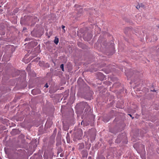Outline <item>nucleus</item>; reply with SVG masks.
<instances>
[{
  "instance_id": "nucleus-1",
  "label": "nucleus",
  "mask_w": 159,
  "mask_h": 159,
  "mask_svg": "<svg viewBox=\"0 0 159 159\" xmlns=\"http://www.w3.org/2000/svg\"><path fill=\"white\" fill-rule=\"evenodd\" d=\"M79 106L81 107H83L85 108L84 111L85 112H89L91 111V109L90 107L89 106L87 102H82L79 104Z\"/></svg>"
},
{
  "instance_id": "nucleus-2",
  "label": "nucleus",
  "mask_w": 159,
  "mask_h": 159,
  "mask_svg": "<svg viewBox=\"0 0 159 159\" xmlns=\"http://www.w3.org/2000/svg\"><path fill=\"white\" fill-rule=\"evenodd\" d=\"M82 134L81 130H79L78 133H76L75 135V137L78 139H81Z\"/></svg>"
},
{
  "instance_id": "nucleus-3",
  "label": "nucleus",
  "mask_w": 159,
  "mask_h": 159,
  "mask_svg": "<svg viewBox=\"0 0 159 159\" xmlns=\"http://www.w3.org/2000/svg\"><path fill=\"white\" fill-rule=\"evenodd\" d=\"M99 75H100L101 77V78H99L101 80H104L105 78V76L104 75L100 73L99 74Z\"/></svg>"
},
{
  "instance_id": "nucleus-4",
  "label": "nucleus",
  "mask_w": 159,
  "mask_h": 159,
  "mask_svg": "<svg viewBox=\"0 0 159 159\" xmlns=\"http://www.w3.org/2000/svg\"><path fill=\"white\" fill-rule=\"evenodd\" d=\"M84 148V144L83 143H81L79 144V149H82Z\"/></svg>"
},
{
  "instance_id": "nucleus-5",
  "label": "nucleus",
  "mask_w": 159,
  "mask_h": 159,
  "mask_svg": "<svg viewBox=\"0 0 159 159\" xmlns=\"http://www.w3.org/2000/svg\"><path fill=\"white\" fill-rule=\"evenodd\" d=\"M59 42L58 39V38H57L56 37L55 38V39L54 40V43L56 44H57Z\"/></svg>"
},
{
  "instance_id": "nucleus-6",
  "label": "nucleus",
  "mask_w": 159,
  "mask_h": 159,
  "mask_svg": "<svg viewBox=\"0 0 159 159\" xmlns=\"http://www.w3.org/2000/svg\"><path fill=\"white\" fill-rule=\"evenodd\" d=\"M67 142L70 143V139L69 136L68 135V133L67 134V136L66 137Z\"/></svg>"
},
{
  "instance_id": "nucleus-7",
  "label": "nucleus",
  "mask_w": 159,
  "mask_h": 159,
  "mask_svg": "<svg viewBox=\"0 0 159 159\" xmlns=\"http://www.w3.org/2000/svg\"><path fill=\"white\" fill-rule=\"evenodd\" d=\"M37 91L38 93H40V91L39 89H33L32 91V93H34L35 92V91Z\"/></svg>"
},
{
  "instance_id": "nucleus-8",
  "label": "nucleus",
  "mask_w": 159,
  "mask_h": 159,
  "mask_svg": "<svg viewBox=\"0 0 159 159\" xmlns=\"http://www.w3.org/2000/svg\"><path fill=\"white\" fill-rule=\"evenodd\" d=\"M144 6L142 3H140L139 4V8H140V7H144Z\"/></svg>"
},
{
  "instance_id": "nucleus-9",
  "label": "nucleus",
  "mask_w": 159,
  "mask_h": 159,
  "mask_svg": "<svg viewBox=\"0 0 159 159\" xmlns=\"http://www.w3.org/2000/svg\"><path fill=\"white\" fill-rule=\"evenodd\" d=\"M88 154L86 152H84V154L83 155V157H85L86 158Z\"/></svg>"
},
{
  "instance_id": "nucleus-10",
  "label": "nucleus",
  "mask_w": 159,
  "mask_h": 159,
  "mask_svg": "<svg viewBox=\"0 0 159 159\" xmlns=\"http://www.w3.org/2000/svg\"><path fill=\"white\" fill-rule=\"evenodd\" d=\"M60 68L63 71H64V65L63 64H61L60 66Z\"/></svg>"
},
{
  "instance_id": "nucleus-11",
  "label": "nucleus",
  "mask_w": 159,
  "mask_h": 159,
  "mask_svg": "<svg viewBox=\"0 0 159 159\" xmlns=\"http://www.w3.org/2000/svg\"><path fill=\"white\" fill-rule=\"evenodd\" d=\"M92 37V35L91 34H90L89 36V37L88 40L90 39Z\"/></svg>"
},
{
  "instance_id": "nucleus-12",
  "label": "nucleus",
  "mask_w": 159,
  "mask_h": 159,
  "mask_svg": "<svg viewBox=\"0 0 159 159\" xmlns=\"http://www.w3.org/2000/svg\"><path fill=\"white\" fill-rule=\"evenodd\" d=\"M34 31H33L31 32V34H32V35H33L34 36H36L35 35H34Z\"/></svg>"
},
{
  "instance_id": "nucleus-13",
  "label": "nucleus",
  "mask_w": 159,
  "mask_h": 159,
  "mask_svg": "<svg viewBox=\"0 0 159 159\" xmlns=\"http://www.w3.org/2000/svg\"><path fill=\"white\" fill-rule=\"evenodd\" d=\"M44 87H46L47 88H48V85L47 83L46 84H45V85L44 86Z\"/></svg>"
},
{
  "instance_id": "nucleus-14",
  "label": "nucleus",
  "mask_w": 159,
  "mask_h": 159,
  "mask_svg": "<svg viewBox=\"0 0 159 159\" xmlns=\"http://www.w3.org/2000/svg\"><path fill=\"white\" fill-rule=\"evenodd\" d=\"M65 28V26L63 25H62V29L64 30V31H65V30L64 29V28Z\"/></svg>"
},
{
  "instance_id": "nucleus-15",
  "label": "nucleus",
  "mask_w": 159,
  "mask_h": 159,
  "mask_svg": "<svg viewBox=\"0 0 159 159\" xmlns=\"http://www.w3.org/2000/svg\"><path fill=\"white\" fill-rule=\"evenodd\" d=\"M126 75L127 76H129L130 74H129H129L127 73V72H126Z\"/></svg>"
},
{
  "instance_id": "nucleus-16",
  "label": "nucleus",
  "mask_w": 159,
  "mask_h": 159,
  "mask_svg": "<svg viewBox=\"0 0 159 159\" xmlns=\"http://www.w3.org/2000/svg\"><path fill=\"white\" fill-rule=\"evenodd\" d=\"M68 94H67V96H66V97H64V100H65V99H66V96H68Z\"/></svg>"
},
{
  "instance_id": "nucleus-17",
  "label": "nucleus",
  "mask_w": 159,
  "mask_h": 159,
  "mask_svg": "<svg viewBox=\"0 0 159 159\" xmlns=\"http://www.w3.org/2000/svg\"><path fill=\"white\" fill-rule=\"evenodd\" d=\"M128 115L131 117H132V119H133L134 118V117H132V115L130 114H128Z\"/></svg>"
},
{
  "instance_id": "nucleus-18",
  "label": "nucleus",
  "mask_w": 159,
  "mask_h": 159,
  "mask_svg": "<svg viewBox=\"0 0 159 159\" xmlns=\"http://www.w3.org/2000/svg\"><path fill=\"white\" fill-rule=\"evenodd\" d=\"M97 28H98V29H99V32H98V34H99V33H100V28H98V27H97Z\"/></svg>"
},
{
  "instance_id": "nucleus-19",
  "label": "nucleus",
  "mask_w": 159,
  "mask_h": 159,
  "mask_svg": "<svg viewBox=\"0 0 159 159\" xmlns=\"http://www.w3.org/2000/svg\"><path fill=\"white\" fill-rule=\"evenodd\" d=\"M136 7L137 9H139V5H137V6H136Z\"/></svg>"
},
{
  "instance_id": "nucleus-20",
  "label": "nucleus",
  "mask_w": 159,
  "mask_h": 159,
  "mask_svg": "<svg viewBox=\"0 0 159 159\" xmlns=\"http://www.w3.org/2000/svg\"><path fill=\"white\" fill-rule=\"evenodd\" d=\"M63 154H62V153L60 155V156L61 157H63Z\"/></svg>"
},
{
  "instance_id": "nucleus-21",
  "label": "nucleus",
  "mask_w": 159,
  "mask_h": 159,
  "mask_svg": "<svg viewBox=\"0 0 159 159\" xmlns=\"http://www.w3.org/2000/svg\"><path fill=\"white\" fill-rule=\"evenodd\" d=\"M118 140V139H117L116 140V141H117V140Z\"/></svg>"
},
{
  "instance_id": "nucleus-22",
  "label": "nucleus",
  "mask_w": 159,
  "mask_h": 159,
  "mask_svg": "<svg viewBox=\"0 0 159 159\" xmlns=\"http://www.w3.org/2000/svg\"><path fill=\"white\" fill-rule=\"evenodd\" d=\"M145 158H143V159H144Z\"/></svg>"
},
{
  "instance_id": "nucleus-23",
  "label": "nucleus",
  "mask_w": 159,
  "mask_h": 159,
  "mask_svg": "<svg viewBox=\"0 0 159 159\" xmlns=\"http://www.w3.org/2000/svg\"><path fill=\"white\" fill-rule=\"evenodd\" d=\"M1 7V6H0V7Z\"/></svg>"
}]
</instances>
